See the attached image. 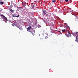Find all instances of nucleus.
I'll return each mask as SVG.
<instances>
[{
  "label": "nucleus",
  "mask_w": 78,
  "mask_h": 78,
  "mask_svg": "<svg viewBox=\"0 0 78 78\" xmlns=\"http://www.w3.org/2000/svg\"><path fill=\"white\" fill-rule=\"evenodd\" d=\"M0 16L2 18H4V19H5V20H7V18L5 17V16H4V15L3 14L1 15Z\"/></svg>",
  "instance_id": "f257e3e1"
},
{
  "label": "nucleus",
  "mask_w": 78,
  "mask_h": 78,
  "mask_svg": "<svg viewBox=\"0 0 78 78\" xmlns=\"http://www.w3.org/2000/svg\"><path fill=\"white\" fill-rule=\"evenodd\" d=\"M73 34L74 37H75V36L76 37L78 36V32H76L75 33H73Z\"/></svg>",
  "instance_id": "f03ea898"
},
{
  "label": "nucleus",
  "mask_w": 78,
  "mask_h": 78,
  "mask_svg": "<svg viewBox=\"0 0 78 78\" xmlns=\"http://www.w3.org/2000/svg\"><path fill=\"white\" fill-rule=\"evenodd\" d=\"M29 31L33 35H34V34L35 33V30H33L32 31Z\"/></svg>",
  "instance_id": "7ed1b4c3"
},
{
  "label": "nucleus",
  "mask_w": 78,
  "mask_h": 78,
  "mask_svg": "<svg viewBox=\"0 0 78 78\" xmlns=\"http://www.w3.org/2000/svg\"><path fill=\"white\" fill-rule=\"evenodd\" d=\"M12 17H17V18H18V17H19L20 16L19 15H18L17 16H16V15H12Z\"/></svg>",
  "instance_id": "20e7f679"
},
{
  "label": "nucleus",
  "mask_w": 78,
  "mask_h": 78,
  "mask_svg": "<svg viewBox=\"0 0 78 78\" xmlns=\"http://www.w3.org/2000/svg\"><path fill=\"white\" fill-rule=\"evenodd\" d=\"M31 26H30L27 29V31H28V30H30V29H31Z\"/></svg>",
  "instance_id": "39448f33"
},
{
  "label": "nucleus",
  "mask_w": 78,
  "mask_h": 78,
  "mask_svg": "<svg viewBox=\"0 0 78 78\" xmlns=\"http://www.w3.org/2000/svg\"><path fill=\"white\" fill-rule=\"evenodd\" d=\"M43 14H44V15H45V14H47V12H46V11L44 10L43 11Z\"/></svg>",
  "instance_id": "423d86ee"
},
{
  "label": "nucleus",
  "mask_w": 78,
  "mask_h": 78,
  "mask_svg": "<svg viewBox=\"0 0 78 78\" xmlns=\"http://www.w3.org/2000/svg\"><path fill=\"white\" fill-rule=\"evenodd\" d=\"M66 29H68V30H70V27L69 26H66Z\"/></svg>",
  "instance_id": "0eeeda50"
},
{
  "label": "nucleus",
  "mask_w": 78,
  "mask_h": 78,
  "mask_svg": "<svg viewBox=\"0 0 78 78\" xmlns=\"http://www.w3.org/2000/svg\"><path fill=\"white\" fill-rule=\"evenodd\" d=\"M3 2H0V5H3L4 3H3Z\"/></svg>",
  "instance_id": "6e6552de"
},
{
  "label": "nucleus",
  "mask_w": 78,
  "mask_h": 78,
  "mask_svg": "<svg viewBox=\"0 0 78 78\" xmlns=\"http://www.w3.org/2000/svg\"><path fill=\"white\" fill-rule=\"evenodd\" d=\"M10 12H14V10H12V9L10 10Z\"/></svg>",
  "instance_id": "1a4fd4ad"
},
{
  "label": "nucleus",
  "mask_w": 78,
  "mask_h": 78,
  "mask_svg": "<svg viewBox=\"0 0 78 78\" xmlns=\"http://www.w3.org/2000/svg\"><path fill=\"white\" fill-rule=\"evenodd\" d=\"M76 39L75 40V41H76V42H78V38H77V37H76Z\"/></svg>",
  "instance_id": "9d476101"
},
{
  "label": "nucleus",
  "mask_w": 78,
  "mask_h": 78,
  "mask_svg": "<svg viewBox=\"0 0 78 78\" xmlns=\"http://www.w3.org/2000/svg\"><path fill=\"white\" fill-rule=\"evenodd\" d=\"M56 0H53L52 1V3H55V2H56Z\"/></svg>",
  "instance_id": "9b49d317"
},
{
  "label": "nucleus",
  "mask_w": 78,
  "mask_h": 78,
  "mask_svg": "<svg viewBox=\"0 0 78 78\" xmlns=\"http://www.w3.org/2000/svg\"><path fill=\"white\" fill-rule=\"evenodd\" d=\"M66 36L67 37H69V36H70V35H69L68 34H67Z\"/></svg>",
  "instance_id": "f8f14e48"
},
{
  "label": "nucleus",
  "mask_w": 78,
  "mask_h": 78,
  "mask_svg": "<svg viewBox=\"0 0 78 78\" xmlns=\"http://www.w3.org/2000/svg\"><path fill=\"white\" fill-rule=\"evenodd\" d=\"M12 26H13V27H15V24H14L13 23L12 24Z\"/></svg>",
  "instance_id": "ddd939ff"
},
{
  "label": "nucleus",
  "mask_w": 78,
  "mask_h": 78,
  "mask_svg": "<svg viewBox=\"0 0 78 78\" xmlns=\"http://www.w3.org/2000/svg\"><path fill=\"white\" fill-rule=\"evenodd\" d=\"M31 6L32 8H34V5H32Z\"/></svg>",
  "instance_id": "4468645a"
},
{
  "label": "nucleus",
  "mask_w": 78,
  "mask_h": 78,
  "mask_svg": "<svg viewBox=\"0 0 78 78\" xmlns=\"http://www.w3.org/2000/svg\"><path fill=\"white\" fill-rule=\"evenodd\" d=\"M62 31L63 32H65V29H64V30H62Z\"/></svg>",
  "instance_id": "2eb2a0df"
},
{
  "label": "nucleus",
  "mask_w": 78,
  "mask_h": 78,
  "mask_svg": "<svg viewBox=\"0 0 78 78\" xmlns=\"http://www.w3.org/2000/svg\"><path fill=\"white\" fill-rule=\"evenodd\" d=\"M17 9H20V8H21L19 7H17Z\"/></svg>",
  "instance_id": "dca6fc26"
},
{
  "label": "nucleus",
  "mask_w": 78,
  "mask_h": 78,
  "mask_svg": "<svg viewBox=\"0 0 78 78\" xmlns=\"http://www.w3.org/2000/svg\"><path fill=\"white\" fill-rule=\"evenodd\" d=\"M68 33H69V34H70V36H71V35H70V32H68Z\"/></svg>",
  "instance_id": "f3484780"
},
{
  "label": "nucleus",
  "mask_w": 78,
  "mask_h": 78,
  "mask_svg": "<svg viewBox=\"0 0 78 78\" xmlns=\"http://www.w3.org/2000/svg\"><path fill=\"white\" fill-rule=\"evenodd\" d=\"M65 2H68V0H65Z\"/></svg>",
  "instance_id": "a211bd4d"
},
{
  "label": "nucleus",
  "mask_w": 78,
  "mask_h": 78,
  "mask_svg": "<svg viewBox=\"0 0 78 78\" xmlns=\"http://www.w3.org/2000/svg\"><path fill=\"white\" fill-rule=\"evenodd\" d=\"M48 16V14H46V16H47H47Z\"/></svg>",
  "instance_id": "6ab92c4d"
},
{
  "label": "nucleus",
  "mask_w": 78,
  "mask_h": 78,
  "mask_svg": "<svg viewBox=\"0 0 78 78\" xmlns=\"http://www.w3.org/2000/svg\"><path fill=\"white\" fill-rule=\"evenodd\" d=\"M65 31H67V30L65 29Z\"/></svg>",
  "instance_id": "aec40b11"
},
{
  "label": "nucleus",
  "mask_w": 78,
  "mask_h": 78,
  "mask_svg": "<svg viewBox=\"0 0 78 78\" xmlns=\"http://www.w3.org/2000/svg\"><path fill=\"white\" fill-rule=\"evenodd\" d=\"M17 27L18 28H19V30H20V28H19V27Z\"/></svg>",
  "instance_id": "412c9836"
},
{
  "label": "nucleus",
  "mask_w": 78,
  "mask_h": 78,
  "mask_svg": "<svg viewBox=\"0 0 78 78\" xmlns=\"http://www.w3.org/2000/svg\"><path fill=\"white\" fill-rule=\"evenodd\" d=\"M24 14H25V12H24Z\"/></svg>",
  "instance_id": "4be33fe9"
},
{
  "label": "nucleus",
  "mask_w": 78,
  "mask_h": 78,
  "mask_svg": "<svg viewBox=\"0 0 78 78\" xmlns=\"http://www.w3.org/2000/svg\"><path fill=\"white\" fill-rule=\"evenodd\" d=\"M3 0H0V1H2Z\"/></svg>",
  "instance_id": "5701e85b"
},
{
  "label": "nucleus",
  "mask_w": 78,
  "mask_h": 78,
  "mask_svg": "<svg viewBox=\"0 0 78 78\" xmlns=\"http://www.w3.org/2000/svg\"><path fill=\"white\" fill-rule=\"evenodd\" d=\"M77 37H78V34L77 35Z\"/></svg>",
  "instance_id": "b1692460"
},
{
  "label": "nucleus",
  "mask_w": 78,
  "mask_h": 78,
  "mask_svg": "<svg viewBox=\"0 0 78 78\" xmlns=\"http://www.w3.org/2000/svg\"><path fill=\"white\" fill-rule=\"evenodd\" d=\"M21 30H22V28H21Z\"/></svg>",
  "instance_id": "393cba45"
},
{
  "label": "nucleus",
  "mask_w": 78,
  "mask_h": 78,
  "mask_svg": "<svg viewBox=\"0 0 78 78\" xmlns=\"http://www.w3.org/2000/svg\"><path fill=\"white\" fill-rule=\"evenodd\" d=\"M46 37H45V38H46Z\"/></svg>",
  "instance_id": "a878e982"
},
{
  "label": "nucleus",
  "mask_w": 78,
  "mask_h": 78,
  "mask_svg": "<svg viewBox=\"0 0 78 78\" xmlns=\"http://www.w3.org/2000/svg\"><path fill=\"white\" fill-rule=\"evenodd\" d=\"M65 24H67V23H66Z\"/></svg>",
  "instance_id": "bb28decb"
},
{
  "label": "nucleus",
  "mask_w": 78,
  "mask_h": 78,
  "mask_svg": "<svg viewBox=\"0 0 78 78\" xmlns=\"http://www.w3.org/2000/svg\"><path fill=\"white\" fill-rule=\"evenodd\" d=\"M70 1H71V0H70Z\"/></svg>",
  "instance_id": "cd10ccee"
}]
</instances>
